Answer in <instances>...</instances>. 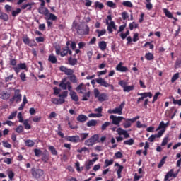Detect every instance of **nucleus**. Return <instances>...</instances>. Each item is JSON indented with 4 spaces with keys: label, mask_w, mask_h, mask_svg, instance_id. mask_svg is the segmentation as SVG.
Wrapping results in <instances>:
<instances>
[{
    "label": "nucleus",
    "mask_w": 181,
    "mask_h": 181,
    "mask_svg": "<svg viewBox=\"0 0 181 181\" xmlns=\"http://www.w3.org/2000/svg\"><path fill=\"white\" fill-rule=\"evenodd\" d=\"M49 151H50L52 155H54V156H57V150H56V148L53 146H48Z\"/></svg>",
    "instance_id": "cd10ccee"
},
{
    "label": "nucleus",
    "mask_w": 181,
    "mask_h": 181,
    "mask_svg": "<svg viewBox=\"0 0 181 181\" xmlns=\"http://www.w3.org/2000/svg\"><path fill=\"white\" fill-rule=\"evenodd\" d=\"M32 5L33 3H28L21 6V9H27V11H32Z\"/></svg>",
    "instance_id": "a878e982"
},
{
    "label": "nucleus",
    "mask_w": 181,
    "mask_h": 181,
    "mask_svg": "<svg viewBox=\"0 0 181 181\" xmlns=\"http://www.w3.org/2000/svg\"><path fill=\"white\" fill-rule=\"evenodd\" d=\"M145 59H146V60H153V59H155V57H153V54L151 53V52H148L145 54Z\"/></svg>",
    "instance_id": "58836bf2"
},
{
    "label": "nucleus",
    "mask_w": 181,
    "mask_h": 181,
    "mask_svg": "<svg viewBox=\"0 0 181 181\" xmlns=\"http://www.w3.org/2000/svg\"><path fill=\"white\" fill-rule=\"evenodd\" d=\"M38 13L40 15H45L46 18L49 17V9L46 7L40 6L38 8Z\"/></svg>",
    "instance_id": "f8f14e48"
},
{
    "label": "nucleus",
    "mask_w": 181,
    "mask_h": 181,
    "mask_svg": "<svg viewBox=\"0 0 181 181\" xmlns=\"http://www.w3.org/2000/svg\"><path fill=\"white\" fill-rule=\"evenodd\" d=\"M20 78L22 81H26V74L21 72L20 74Z\"/></svg>",
    "instance_id": "69168bd1"
},
{
    "label": "nucleus",
    "mask_w": 181,
    "mask_h": 181,
    "mask_svg": "<svg viewBox=\"0 0 181 181\" xmlns=\"http://www.w3.org/2000/svg\"><path fill=\"white\" fill-rule=\"evenodd\" d=\"M174 170L171 169L169 170L167 174L165 175L164 181H170V177H176V175L173 173Z\"/></svg>",
    "instance_id": "dca6fc26"
},
{
    "label": "nucleus",
    "mask_w": 181,
    "mask_h": 181,
    "mask_svg": "<svg viewBox=\"0 0 181 181\" xmlns=\"http://www.w3.org/2000/svg\"><path fill=\"white\" fill-rule=\"evenodd\" d=\"M66 141L69 142H74V144H77V142H80V136H69L66 138Z\"/></svg>",
    "instance_id": "4468645a"
},
{
    "label": "nucleus",
    "mask_w": 181,
    "mask_h": 181,
    "mask_svg": "<svg viewBox=\"0 0 181 181\" xmlns=\"http://www.w3.org/2000/svg\"><path fill=\"white\" fill-rule=\"evenodd\" d=\"M88 98H90V91H88L86 93H83L82 101H88Z\"/></svg>",
    "instance_id": "8fccbe9b"
},
{
    "label": "nucleus",
    "mask_w": 181,
    "mask_h": 181,
    "mask_svg": "<svg viewBox=\"0 0 181 181\" xmlns=\"http://www.w3.org/2000/svg\"><path fill=\"white\" fill-rule=\"evenodd\" d=\"M71 98L73 100V101H78V96L77 95V93L74 91H71L70 93Z\"/></svg>",
    "instance_id": "c85d7f7f"
},
{
    "label": "nucleus",
    "mask_w": 181,
    "mask_h": 181,
    "mask_svg": "<svg viewBox=\"0 0 181 181\" xmlns=\"http://www.w3.org/2000/svg\"><path fill=\"white\" fill-rule=\"evenodd\" d=\"M125 107V101H123L118 107L113 109V114H118V115H122V110Z\"/></svg>",
    "instance_id": "9d476101"
},
{
    "label": "nucleus",
    "mask_w": 181,
    "mask_h": 181,
    "mask_svg": "<svg viewBox=\"0 0 181 181\" xmlns=\"http://www.w3.org/2000/svg\"><path fill=\"white\" fill-rule=\"evenodd\" d=\"M124 145H129L132 146L134 144H135V141H134V139H130L129 140H126L124 141Z\"/></svg>",
    "instance_id": "de8ad7c7"
},
{
    "label": "nucleus",
    "mask_w": 181,
    "mask_h": 181,
    "mask_svg": "<svg viewBox=\"0 0 181 181\" xmlns=\"http://www.w3.org/2000/svg\"><path fill=\"white\" fill-rule=\"evenodd\" d=\"M122 18L123 21H127V19H128V18H129V16L128 15L127 12L124 11L122 13Z\"/></svg>",
    "instance_id": "680f3d73"
},
{
    "label": "nucleus",
    "mask_w": 181,
    "mask_h": 181,
    "mask_svg": "<svg viewBox=\"0 0 181 181\" xmlns=\"http://www.w3.org/2000/svg\"><path fill=\"white\" fill-rule=\"evenodd\" d=\"M34 153H35V156H37V157L40 156V155H42L43 153L42 150L38 149V148L34 149Z\"/></svg>",
    "instance_id": "603ef678"
},
{
    "label": "nucleus",
    "mask_w": 181,
    "mask_h": 181,
    "mask_svg": "<svg viewBox=\"0 0 181 181\" xmlns=\"http://www.w3.org/2000/svg\"><path fill=\"white\" fill-rule=\"evenodd\" d=\"M11 104H13V103H16V104H19L21 101H22V94H21V90L14 89V95L9 100Z\"/></svg>",
    "instance_id": "f03ea898"
},
{
    "label": "nucleus",
    "mask_w": 181,
    "mask_h": 181,
    "mask_svg": "<svg viewBox=\"0 0 181 181\" xmlns=\"http://www.w3.org/2000/svg\"><path fill=\"white\" fill-rule=\"evenodd\" d=\"M43 175H45V171H43V170L42 169H37L36 170H34L32 173V175L35 179H40V177H42Z\"/></svg>",
    "instance_id": "1a4fd4ad"
},
{
    "label": "nucleus",
    "mask_w": 181,
    "mask_h": 181,
    "mask_svg": "<svg viewBox=\"0 0 181 181\" xmlns=\"http://www.w3.org/2000/svg\"><path fill=\"white\" fill-rule=\"evenodd\" d=\"M137 95H144L145 98H146L147 97H149V98H152V93L151 92H144L141 93H138Z\"/></svg>",
    "instance_id": "2f4dec72"
},
{
    "label": "nucleus",
    "mask_w": 181,
    "mask_h": 181,
    "mask_svg": "<svg viewBox=\"0 0 181 181\" xmlns=\"http://www.w3.org/2000/svg\"><path fill=\"white\" fill-rule=\"evenodd\" d=\"M96 83L100 84L102 87H110V83H108L105 79H103L102 78H99L96 79Z\"/></svg>",
    "instance_id": "2eb2a0df"
},
{
    "label": "nucleus",
    "mask_w": 181,
    "mask_h": 181,
    "mask_svg": "<svg viewBox=\"0 0 181 181\" xmlns=\"http://www.w3.org/2000/svg\"><path fill=\"white\" fill-rule=\"evenodd\" d=\"M125 119V122L123 123V127L124 128H130L131 125V122L129 121V119Z\"/></svg>",
    "instance_id": "37998d69"
},
{
    "label": "nucleus",
    "mask_w": 181,
    "mask_h": 181,
    "mask_svg": "<svg viewBox=\"0 0 181 181\" xmlns=\"http://www.w3.org/2000/svg\"><path fill=\"white\" fill-rule=\"evenodd\" d=\"M89 118H101L103 114L90 113L88 115Z\"/></svg>",
    "instance_id": "a19ab883"
},
{
    "label": "nucleus",
    "mask_w": 181,
    "mask_h": 181,
    "mask_svg": "<svg viewBox=\"0 0 181 181\" xmlns=\"http://www.w3.org/2000/svg\"><path fill=\"white\" fill-rule=\"evenodd\" d=\"M122 170H124V167L122 165H119V168L117 170V175L118 179H121V173H122Z\"/></svg>",
    "instance_id": "f704fd0d"
},
{
    "label": "nucleus",
    "mask_w": 181,
    "mask_h": 181,
    "mask_svg": "<svg viewBox=\"0 0 181 181\" xmlns=\"http://www.w3.org/2000/svg\"><path fill=\"white\" fill-rule=\"evenodd\" d=\"M21 12H22V10L21 8H17L16 10H13L12 11L11 15L13 17L18 16V15H19V13H21Z\"/></svg>",
    "instance_id": "09e8293b"
},
{
    "label": "nucleus",
    "mask_w": 181,
    "mask_h": 181,
    "mask_svg": "<svg viewBox=\"0 0 181 181\" xmlns=\"http://www.w3.org/2000/svg\"><path fill=\"white\" fill-rule=\"evenodd\" d=\"M4 9H5L6 12H7L8 13H9V12H12V6H11L8 4H6L4 6Z\"/></svg>",
    "instance_id": "bf43d9fd"
},
{
    "label": "nucleus",
    "mask_w": 181,
    "mask_h": 181,
    "mask_svg": "<svg viewBox=\"0 0 181 181\" xmlns=\"http://www.w3.org/2000/svg\"><path fill=\"white\" fill-rule=\"evenodd\" d=\"M106 5H107L109 8H113L117 6V4H115V3H113L112 1H107Z\"/></svg>",
    "instance_id": "5fc2aeb1"
},
{
    "label": "nucleus",
    "mask_w": 181,
    "mask_h": 181,
    "mask_svg": "<svg viewBox=\"0 0 181 181\" xmlns=\"http://www.w3.org/2000/svg\"><path fill=\"white\" fill-rule=\"evenodd\" d=\"M122 6H126L127 8H132V3L129 1H124L122 2Z\"/></svg>",
    "instance_id": "c03bdc74"
},
{
    "label": "nucleus",
    "mask_w": 181,
    "mask_h": 181,
    "mask_svg": "<svg viewBox=\"0 0 181 181\" xmlns=\"http://www.w3.org/2000/svg\"><path fill=\"white\" fill-rule=\"evenodd\" d=\"M59 70H60V71H62V73H64V74H66V76H71V75L74 74V70H73L71 69H69L64 66H61L59 67Z\"/></svg>",
    "instance_id": "6e6552de"
},
{
    "label": "nucleus",
    "mask_w": 181,
    "mask_h": 181,
    "mask_svg": "<svg viewBox=\"0 0 181 181\" xmlns=\"http://www.w3.org/2000/svg\"><path fill=\"white\" fill-rule=\"evenodd\" d=\"M3 146L7 149H12V145L9 144L7 141H2Z\"/></svg>",
    "instance_id": "a18cd8bd"
},
{
    "label": "nucleus",
    "mask_w": 181,
    "mask_h": 181,
    "mask_svg": "<svg viewBox=\"0 0 181 181\" xmlns=\"http://www.w3.org/2000/svg\"><path fill=\"white\" fill-rule=\"evenodd\" d=\"M115 22L114 21H110V23L108 21H106V25H107V30L109 32V33H112L113 30V28H114V25H115Z\"/></svg>",
    "instance_id": "aec40b11"
},
{
    "label": "nucleus",
    "mask_w": 181,
    "mask_h": 181,
    "mask_svg": "<svg viewBox=\"0 0 181 181\" xmlns=\"http://www.w3.org/2000/svg\"><path fill=\"white\" fill-rule=\"evenodd\" d=\"M11 98V93H8L7 92L3 91L0 93V98L1 100H8Z\"/></svg>",
    "instance_id": "412c9836"
},
{
    "label": "nucleus",
    "mask_w": 181,
    "mask_h": 181,
    "mask_svg": "<svg viewBox=\"0 0 181 181\" xmlns=\"http://www.w3.org/2000/svg\"><path fill=\"white\" fill-rule=\"evenodd\" d=\"M93 165H94V163H92V161H88V163H86L85 164V168L86 169V170H90L91 169V166H93Z\"/></svg>",
    "instance_id": "3c124183"
},
{
    "label": "nucleus",
    "mask_w": 181,
    "mask_h": 181,
    "mask_svg": "<svg viewBox=\"0 0 181 181\" xmlns=\"http://www.w3.org/2000/svg\"><path fill=\"white\" fill-rule=\"evenodd\" d=\"M178 78H179V73L175 74L171 78V83H175V81H176V80H177Z\"/></svg>",
    "instance_id": "052dcab7"
},
{
    "label": "nucleus",
    "mask_w": 181,
    "mask_h": 181,
    "mask_svg": "<svg viewBox=\"0 0 181 181\" xmlns=\"http://www.w3.org/2000/svg\"><path fill=\"white\" fill-rule=\"evenodd\" d=\"M113 164H114V159H110V160L106 159L105 160L104 168H108V166H111V165H113Z\"/></svg>",
    "instance_id": "c756f323"
},
{
    "label": "nucleus",
    "mask_w": 181,
    "mask_h": 181,
    "mask_svg": "<svg viewBox=\"0 0 181 181\" xmlns=\"http://www.w3.org/2000/svg\"><path fill=\"white\" fill-rule=\"evenodd\" d=\"M67 95H69V92L67 90L62 92V94L59 95V98H66Z\"/></svg>",
    "instance_id": "4d7b16f0"
},
{
    "label": "nucleus",
    "mask_w": 181,
    "mask_h": 181,
    "mask_svg": "<svg viewBox=\"0 0 181 181\" xmlns=\"http://www.w3.org/2000/svg\"><path fill=\"white\" fill-rule=\"evenodd\" d=\"M56 54L64 57L69 54V47H64L62 49L59 47L55 48Z\"/></svg>",
    "instance_id": "39448f33"
},
{
    "label": "nucleus",
    "mask_w": 181,
    "mask_h": 181,
    "mask_svg": "<svg viewBox=\"0 0 181 181\" xmlns=\"http://www.w3.org/2000/svg\"><path fill=\"white\" fill-rule=\"evenodd\" d=\"M76 120L78 122H86V121H88V117L86 115H79L76 117Z\"/></svg>",
    "instance_id": "a211bd4d"
},
{
    "label": "nucleus",
    "mask_w": 181,
    "mask_h": 181,
    "mask_svg": "<svg viewBox=\"0 0 181 181\" xmlns=\"http://www.w3.org/2000/svg\"><path fill=\"white\" fill-rule=\"evenodd\" d=\"M96 33H98V37H101V36H104L107 33V30L105 29L103 30H96Z\"/></svg>",
    "instance_id": "473e14b6"
},
{
    "label": "nucleus",
    "mask_w": 181,
    "mask_h": 181,
    "mask_svg": "<svg viewBox=\"0 0 181 181\" xmlns=\"http://www.w3.org/2000/svg\"><path fill=\"white\" fill-rule=\"evenodd\" d=\"M25 144L28 148H32L33 146H35V142L30 139L26 140L25 141Z\"/></svg>",
    "instance_id": "e433bc0d"
},
{
    "label": "nucleus",
    "mask_w": 181,
    "mask_h": 181,
    "mask_svg": "<svg viewBox=\"0 0 181 181\" xmlns=\"http://www.w3.org/2000/svg\"><path fill=\"white\" fill-rule=\"evenodd\" d=\"M97 124H98V121L96 119H90L86 123V127H96Z\"/></svg>",
    "instance_id": "5701e85b"
},
{
    "label": "nucleus",
    "mask_w": 181,
    "mask_h": 181,
    "mask_svg": "<svg viewBox=\"0 0 181 181\" xmlns=\"http://www.w3.org/2000/svg\"><path fill=\"white\" fill-rule=\"evenodd\" d=\"M0 21H3L4 22H8L9 21V16L0 10Z\"/></svg>",
    "instance_id": "f3484780"
},
{
    "label": "nucleus",
    "mask_w": 181,
    "mask_h": 181,
    "mask_svg": "<svg viewBox=\"0 0 181 181\" xmlns=\"http://www.w3.org/2000/svg\"><path fill=\"white\" fill-rule=\"evenodd\" d=\"M16 132L18 134H22V132H23V126L19 125L18 127H17L16 129Z\"/></svg>",
    "instance_id": "13d9d810"
},
{
    "label": "nucleus",
    "mask_w": 181,
    "mask_h": 181,
    "mask_svg": "<svg viewBox=\"0 0 181 181\" xmlns=\"http://www.w3.org/2000/svg\"><path fill=\"white\" fill-rule=\"evenodd\" d=\"M66 81H67V78H64L59 85L62 90H67V82L66 83Z\"/></svg>",
    "instance_id": "6ab92c4d"
},
{
    "label": "nucleus",
    "mask_w": 181,
    "mask_h": 181,
    "mask_svg": "<svg viewBox=\"0 0 181 181\" xmlns=\"http://www.w3.org/2000/svg\"><path fill=\"white\" fill-rule=\"evenodd\" d=\"M110 119H112V124L113 125H119V124H121V121H122V119H125V118L122 116H115L112 115L110 116Z\"/></svg>",
    "instance_id": "423d86ee"
},
{
    "label": "nucleus",
    "mask_w": 181,
    "mask_h": 181,
    "mask_svg": "<svg viewBox=\"0 0 181 181\" xmlns=\"http://www.w3.org/2000/svg\"><path fill=\"white\" fill-rule=\"evenodd\" d=\"M49 159L50 154H49V151H47V150H45L44 153L42 154L41 160L44 163H47Z\"/></svg>",
    "instance_id": "9b49d317"
},
{
    "label": "nucleus",
    "mask_w": 181,
    "mask_h": 181,
    "mask_svg": "<svg viewBox=\"0 0 181 181\" xmlns=\"http://www.w3.org/2000/svg\"><path fill=\"white\" fill-rule=\"evenodd\" d=\"M126 132H127V130H124V129H122V128H121V127H119V128H117V132L118 135H120V136H121V135H124Z\"/></svg>",
    "instance_id": "6e6d98bb"
},
{
    "label": "nucleus",
    "mask_w": 181,
    "mask_h": 181,
    "mask_svg": "<svg viewBox=\"0 0 181 181\" xmlns=\"http://www.w3.org/2000/svg\"><path fill=\"white\" fill-rule=\"evenodd\" d=\"M98 46H99V48L100 49V50L104 52V50H105V49H107V42H105V41H100L98 43Z\"/></svg>",
    "instance_id": "b1692460"
},
{
    "label": "nucleus",
    "mask_w": 181,
    "mask_h": 181,
    "mask_svg": "<svg viewBox=\"0 0 181 181\" xmlns=\"http://www.w3.org/2000/svg\"><path fill=\"white\" fill-rule=\"evenodd\" d=\"M69 80L71 83H74V84H76V83L78 81V80H77V76H76L74 74H72V75H70Z\"/></svg>",
    "instance_id": "4c0bfd02"
},
{
    "label": "nucleus",
    "mask_w": 181,
    "mask_h": 181,
    "mask_svg": "<svg viewBox=\"0 0 181 181\" xmlns=\"http://www.w3.org/2000/svg\"><path fill=\"white\" fill-rule=\"evenodd\" d=\"M94 144L95 143L94 142L92 138H90L85 141V145H86V146H93Z\"/></svg>",
    "instance_id": "72a5a7b5"
},
{
    "label": "nucleus",
    "mask_w": 181,
    "mask_h": 181,
    "mask_svg": "<svg viewBox=\"0 0 181 181\" xmlns=\"http://www.w3.org/2000/svg\"><path fill=\"white\" fill-rule=\"evenodd\" d=\"M48 62H50L52 64H56V63H57V58H56V56L54 55H49Z\"/></svg>",
    "instance_id": "bb28decb"
},
{
    "label": "nucleus",
    "mask_w": 181,
    "mask_h": 181,
    "mask_svg": "<svg viewBox=\"0 0 181 181\" xmlns=\"http://www.w3.org/2000/svg\"><path fill=\"white\" fill-rule=\"evenodd\" d=\"M95 8H98L100 11H101V9L104 8V4H103V3H100V1H95Z\"/></svg>",
    "instance_id": "49530a36"
},
{
    "label": "nucleus",
    "mask_w": 181,
    "mask_h": 181,
    "mask_svg": "<svg viewBox=\"0 0 181 181\" xmlns=\"http://www.w3.org/2000/svg\"><path fill=\"white\" fill-rule=\"evenodd\" d=\"M68 63L70 66H76L78 62L77 61V59L70 57L68 58Z\"/></svg>",
    "instance_id": "4be33fe9"
},
{
    "label": "nucleus",
    "mask_w": 181,
    "mask_h": 181,
    "mask_svg": "<svg viewBox=\"0 0 181 181\" xmlns=\"http://www.w3.org/2000/svg\"><path fill=\"white\" fill-rule=\"evenodd\" d=\"M173 104L176 105L177 104L178 105H181V99L180 100H175V98H173Z\"/></svg>",
    "instance_id": "774afa93"
},
{
    "label": "nucleus",
    "mask_w": 181,
    "mask_h": 181,
    "mask_svg": "<svg viewBox=\"0 0 181 181\" xmlns=\"http://www.w3.org/2000/svg\"><path fill=\"white\" fill-rule=\"evenodd\" d=\"M13 70H14L15 73L19 74L21 70H28V66L25 63H20L17 66H13Z\"/></svg>",
    "instance_id": "0eeeda50"
},
{
    "label": "nucleus",
    "mask_w": 181,
    "mask_h": 181,
    "mask_svg": "<svg viewBox=\"0 0 181 181\" xmlns=\"http://www.w3.org/2000/svg\"><path fill=\"white\" fill-rule=\"evenodd\" d=\"M83 86H84V83H81L76 87V91H78V93H79V94H84V92L81 90H83Z\"/></svg>",
    "instance_id": "ea45409f"
},
{
    "label": "nucleus",
    "mask_w": 181,
    "mask_h": 181,
    "mask_svg": "<svg viewBox=\"0 0 181 181\" xmlns=\"http://www.w3.org/2000/svg\"><path fill=\"white\" fill-rule=\"evenodd\" d=\"M118 84L122 86L124 93H129V91H132L135 88L134 85L128 86V82L124 80L119 81Z\"/></svg>",
    "instance_id": "20e7f679"
},
{
    "label": "nucleus",
    "mask_w": 181,
    "mask_h": 181,
    "mask_svg": "<svg viewBox=\"0 0 181 181\" xmlns=\"http://www.w3.org/2000/svg\"><path fill=\"white\" fill-rule=\"evenodd\" d=\"M72 32H76L77 35H88L90 33V27L88 25L78 23L77 21H74L71 27Z\"/></svg>",
    "instance_id": "f257e3e1"
},
{
    "label": "nucleus",
    "mask_w": 181,
    "mask_h": 181,
    "mask_svg": "<svg viewBox=\"0 0 181 181\" xmlns=\"http://www.w3.org/2000/svg\"><path fill=\"white\" fill-rule=\"evenodd\" d=\"M8 176L10 180H12V179H13V177H15V173H13V171H12V170H9L8 173Z\"/></svg>",
    "instance_id": "0e129e2a"
},
{
    "label": "nucleus",
    "mask_w": 181,
    "mask_h": 181,
    "mask_svg": "<svg viewBox=\"0 0 181 181\" xmlns=\"http://www.w3.org/2000/svg\"><path fill=\"white\" fill-rule=\"evenodd\" d=\"M46 21H57V16L56 15L49 13L48 17H45Z\"/></svg>",
    "instance_id": "393cba45"
},
{
    "label": "nucleus",
    "mask_w": 181,
    "mask_h": 181,
    "mask_svg": "<svg viewBox=\"0 0 181 181\" xmlns=\"http://www.w3.org/2000/svg\"><path fill=\"white\" fill-rule=\"evenodd\" d=\"M163 12L167 18H169L170 19H172V18H173V15L172 14V13H170V11H169V10H168L167 8H163Z\"/></svg>",
    "instance_id": "c9c22d12"
},
{
    "label": "nucleus",
    "mask_w": 181,
    "mask_h": 181,
    "mask_svg": "<svg viewBox=\"0 0 181 181\" xmlns=\"http://www.w3.org/2000/svg\"><path fill=\"white\" fill-rule=\"evenodd\" d=\"M162 128H166V124H165V122L163 121L160 122L158 127L157 128V131H159V129H162Z\"/></svg>",
    "instance_id": "338daca9"
},
{
    "label": "nucleus",
    "mask_w": 181,
    "mask_h": 181,
    "mask_svg": "<svg viewBox=\"0 0 181 181\" xmlns=\"http://www.w3.org/2000/svg\"><path fill=\"white\" fill-rule=\"evenodd\" d=\"M23 125L25 127V129H30V128H32V126H30V124H29V122L28 121V119H25L23 122Z\"/></svg>",
    "instance_id": "864d4df0"
},
{
    "label": "nucleus",
    "mask_w": 181,
    "mask_h": 181,
    "mask_svg": "<svg viewBox=\"0 0 181 181\" xmlns=\"http://www.w3.org/2000/svg\"><path fill=\"white\" fill-rule=\"evenodd\" d=\"M167 158H168L167 156L163 157V158L160 160V163L158 165V169H160V168H162V166H163V164L165 163V162H166Z\"/></svg>",
    "instance_id": "79ce46f5"
},
{
    "label": "nucleus",
    "mask_w": 181,
    "mask_h": 181,
    "mask_svg": "<svg viewBox=\"0 0 181 181\" xmlns=\"http://www.w3.org/2000/svg\"><path fill=\"white\" fill-rule=\"evenodd\" d=\"M75 166H76L77 172H81L83 170V167L80 168V162L77 161L75 163Z\"/></svg>",
    "instance_id": "e2e57ef3"
},
{
    "label": "nucleus",
    "mask_w": 181,
    "mask_h": 181,
    "mask_svg": "<svg viewBox=\"0 0 181 181\" xmlns=\"http://www.w3.org/2000/svg\"><path fill=\"white\" fill-rule=\"evenodd\" d=\"M94 95L95 98H98V101L103 103L108 100V95L105 93L100 94V90L97 88L94 89Z\"/></svg>",
    "instance_id": "7ed1b4c3"
},
{
    "label": "nucleus",
    "mask_w": 181,
    "mask_h": 181,
    "mask_svg": "<svg viewBox=\"0 0 181 181\" xmlns=\"http://www.w3.org/2000/svg\"><path fill=\"white\" fill-rule=\"evenodd\" d=\"M116 70L121 73H127L128 71V67L122 66V62H119L116 66Z\"/></svg>",
    "instance_id": "ddd939ff"
},
{
    "label": "nucleus",
    "mask_w": 181,
    "mask_h": 181,
    "mask_svg": "<svg viewBox=\"0 0 181 181\" xmlns=\"http://www.w3.org/2000/svg\"><path fill=\"white\" fill-rule=\"evenodd\" d=\"M110 125H111L110 122H105L104 124H103L101 126V128H100L101 131H105L107 128L110 127Z\"/></svg>",
    "instance_id": "7c9ffc66"
}]
</instances>
